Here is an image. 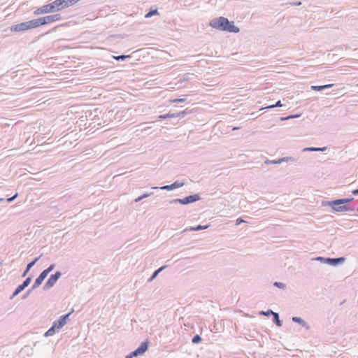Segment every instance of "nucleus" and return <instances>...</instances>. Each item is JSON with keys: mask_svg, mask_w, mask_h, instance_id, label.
<instances>
[{"mask_svg": "<svg viewBox=\"0 0 358 358\" xmlns=\"http://www.w3.org/2000/svg\"><path fill=\"white\" fill-rule=\"evenodd\" d=\"M80 0H55L54 1L43 5L34 11V15L60 11L66 8L77 3Z\"/></svg>", "mask_w": 358, "mask_h": 358, "instance_id": "obj_1", "label": "nucleus"}, {"mask_svg": "<svg viewBox=\"0 0 358 358\" xmlns=\"http://www.w3.org/2000/svg\"><path fill=\"white\" fill-rule=\"evenodd\" d=\"M209 25L217 30L237 34L240 31L239 27L235 25L234 21H229L227 17L220 16L210 20Z\"/></svg>", "mask_w": 358, "mask_h": 358, "instance_id": "obj_2", "label": "nucleus"}, {"mask_svg": "<svg viewBox=\"0 0 358 358\" xmlns=\"http://www.w3.org/2000/svg\"><path fill=\"white\" fill-rule=\"evenodd\" d=\"M342 201V199H336L331 201H322V206H330L336 212H354L357 210L355 205H345L338 201Z\"/></svg>", "mask_w": 358, "mask_h": 358, "instance_id": "obj_3", "label": "nucleus"}, {"mask_svg": "<svg viewBox=\"0 0 358 358\" xmlns=\"http://www.w3.org/2000/svg\"><path fill=\"white\" fill-rule=\"evenodd\" d=\"M35 19L13 24L8 29L12 32H24L29 29L37 28Z\"/></svg>", "mask_w": 358, "mask_h": 358, "instance_id": "obj_4", "label": "nucleus"}, {"mask_svg": "<svg viewBox=\"0 0 358 358\" xmlns=\"http://www.w3.org/2000/svg\"><path fill=\"white\" fill-rule=\"evenodd\" d=\"M313 260L318 261L323 264H327L332 266H337L338 265H341L342 264H343L345 262L346 258L345 257L332 258L319 256L313 259Z\"/></svg>", "mask_w": 358, "mask_h": 358, "instance_id": "obj_5", "label": "nucleus"}, {"mask_svg": "<svg viewBox=\"0 0 358 358\" xmlns=\"http://www.w3.org/2000/svg\"><path fill=\"white\" fill-rule=\"evenodd\" d=\"M62 19L61 14L56 13L50 15H47L44 17H41L39 18L35 19V22L37 25V27L41 26H43L50 23H52L57 21H59Z\"/></svg>", "mask_w": 358, "mask_h": 358, "instance_id": "obj_6", "label": "nucleus"}, {"mask_svg": "<svg viewBox=\"0 0 358 358\" xmlns=\"http://www.w3.org/2000/svg\"><path fill=\"white\" fill-rule=\"evenodd\" d=\"M73 311V309H72L71 311H70L69 313L61 315L57 320L54 321L52 324L59 330L65 324H66L68 320H69V316L72 314Z\"/></svg>", "mask_w": 358, "mask_h": 358, "instance_id": "obj_7", "label": "nucleus"}, {"mask_svg": "<svg viewBox=\"0 0 358 358\" xmlns=\"http://www.w3.org/2000/svg\"><path fill=\"white\" fill-rule=\"evenodd\" d=\"M184 185H185V182L176 180L171 185H164V186L160 187L159 188H160V189H162V190L171 191L173 189L182 187Z\"/></svg>", "mask_w": 358, "mask_h": 358, "instance_id": "obj_8", "label": "nucleus"}, {"mask_svg": "<svg viewBox=\"0 0 358 358\" xmlns=\"http://www.w3.org/2000/svg\"><path fill=\"white\" fill-rule=\"evenodd\" d=\"M201 199L199 194H190L182 198V203L183 205H188L189 203L196 202L201 200Z\"/></svg>", "mask_w": 358, "mask_h": 358, "instance_id": "obj_9", "label": "nucleus"}, {"mask_svg": "<svg viewBox=\"0 0 358 358\" xmlns=\"http://www.w3.org/2000/svg\"><path fill=\"white\" fill-rule=\"evenodd\" d=\"M57 280H58L55 278L52 274H51L48 280L45 282V285H43V289L44 291L49 290L56 284Z\"/></svg>", "mask_w": 358, "mask_h": 358, "instance_id": "obj_10", "label": "nucleus"}, {"mask_svg": "<svg viewBox=\"0 0 358 358\" xmlns=\"http://www.w3.org/2000/svg\"><path fill=\"white\" fill-rule=\"evenodd\" d=\"M43 256V255H41L39 257L34 258L31 262L27 264L25 269L24 270L22 277L24 278L27 276L31 268L36 264V262L41 259V257Z\"/></svg>", "mask_w": 358, "mask_h": 358, "instance_id": "obj_11", "label": "nucleus"}, {"mask_svg": "<svg viewBox=\"0 0 358 358\" xmlns=\"http://www.w3.org/2000/svg\"><path fill=\"white\" fill-rule=\"evenodd\" d=\"M48 275L46 272L43 271L39 274V275L36 278L33 287L34 288H38L43 282V280L47 278Z\"/></svg>", "mask_w": 358, "mask_h": 358, "instance_id": "obj_12", "label": "nucleus"}, {"mask_svg": "<svg viewBox=\"0 0 358 358\" xmlns=\"http://www.w3.org/2000/svg\"><path fill=\"white\" fill-rule=\"evenodd\" d=\"M149 345L150 341H148V339H146L138 345V347L136 349L138 350V352H139L141 355H143L148 350Z\"/></svg>", "mask_w": 358, "mask_h": 358, "instance_id": "obj_13", "label": "nucleus"}, {"mask_svg": "<svg viewBox=\"0 0 358 358\" xmlns=\"http://www.w3.org/2000/svg\"><path fill=\"white\" fill-rule=\"evenodd\" d=\"M292 320L293 322L300 324L301 327L306 328V329H310V326L308 324V323L300 317L294 316L292 317Z\"/></svg>", "mask_w": 358, "mask_h": 358, "instance_id": "obj_14", "label": "nucleus"}, {"mask_svg": "<svg viewBox=\"0 0 358 358\" xmlns=\"http://www.w3.org/2000/svg\"><path fill=\"white\" fill-rule=\"evenodd\" d=\"M210 227V224H206V225H201V224H198L196 225V227H190L188 229H185L184 231H201V230H203V229H208V227Z\"/></svg>", "mask_w": 358, "mask_h": 358, "instance_id": "obj_15", "label": "nucleus"}, {"mask_svg": "<svg viewBox=\"0 0 358 358\" xmlns=\"http://www.w3.org/2000/svg\"><path fill=\"white\" fill-rule=\"evenodd\" d=\"M167 267L166 265H164V266H162L161 267H159V268H157V270H155L152 275L150 277V278L148 280V282H151L154 279H155L157 278V276L164 270Z\"/></svg>", "mask_w": 358, "mask_h": 358, "instance_id": "obj_16", "label": "nucleus"}, {"mask_svg": "<svg viewBox=\"0 0 358 358\" xmlns=\"http://www.w3.org/2000/svg\"><path fill=\"white\" fill-rule=\"evenodd\" d=\"M333 86H334V84H327V85H312L310 87V88L313 91L319 92V91H322V90H324L326 89L331 88Z\"/></svg>", "mask_w": 358, "mask_h": 358, "instance_id": "obj_17", "label": "nucleus"}, {"mask_svg": "<svg viewBox=\"0 0 358 358\" xmlns=\"http://www.w3.org/2000/svg\"><path fill=\"white\" fill-rule=\"evenodd\" d=\"M272 321L278 327L282 326V321L280 319V316L278 313L273 312L272 315Z\"/></svg>", "mask_w": 358, "mask_h": 358, "instance_id": "obj_18", "label": "nucleus"}, {"mask_svg": "<svg viewBox=\"0 0 358 358\" xmlns=\"http://www.w3.org/2000/svg\"><path fill=\"white\" fill-rule=\"evenodd\" d=\"M327 149V147L317 148V147H308L303 149V152H324Z\"/></svg>", "mask_w": 358, "mask_h": 358, "instance_id": "obj_19", "label": "nucleus"}, {"mask_svg": "<svg viewBox=\"0 0 358 358\" xmlns=\"http://www.w3.org/2000/svg\"><path fill=\"white\" fill-rule=\"evenodd\" d=\"M24 289L25 288L21 284L19 285L13 292L12 295L10 297V299H13L14 297L17 296L20 292H22Z\"/></svg>", "mask_w": 358, "mask_h": 358, "instance_id": "obj_20", "label": "nucleus"}, {"mask_svg": "<svg viewBox=\"0 0 358 358\" xmlns=\"http://www.w3.org/2000/svg\"><path fill=\"white\" fill-rule=\"evenodd\" d=\"M59 329L52 324V327L48 331H45V333L44 334V336H51L54 335L55 332L57 331Z\"/></svg>", "mask_w": 358, "mask_h": 358, "instance_id": "obj_21", "label": "nucleus"}, {"mask_svg": "<svg viewBox=\"0 0 358 358\" xmlns=\"http://www.w3.org/2000/svg\"><path fill=\"white\" fill-rule=\"evenodd\" d=\"M192 113L191 110H188L187 108L180 111L179 113H175V117H184L186 115Z\"/></svg>", "mask_w": 358, "mask_h": 358, "instance_id": "obj_22", "label": "nucleus"}, {"mask_svg": "<svg viewBox=\"0 0 358 358\" xmlns=\"http://www.w3.org/2000/svg\"><path fill=\"white\" fill-rule=\"evenodd\" d=\"M152 194H153V192H150V193L146 192V193H144L142 195L139 196L138 197L136 198L134 201L135 203L139 202V201H142L143 199L152 196Z\"/></svg>", "mask_w": 358, "mask_h": 358, "instance_id": "obj_23", "label": "nucleus"}, {"mask_svg": "<svg viewBox=\"0 0 358 358\" xmlns=\"http://www.w3.org/2000/svg\"><path fill=\"white\" fill-rule=\"evenodd\" d=\"M156 15H159L157 8H150V10L145 15V17L150 18Z\"/></svg>", "mask_w": 358, "mask_h": 358, "instance_id": "obj_24", "label": "nucleus"}, {"mask_svg": "<svg viewBox=\"0 0 358 358\" xmlns=\"http://www.w3.org/2000/svg\"><path fill=\"white\" fill-rule=\"evenodd\" d=\"M295 161H296V159L292 157H284L278 159V162H279V164H281L282 162H293Z\"/></svg>", "mask_w": 358, "mask_h": 358, "instance_id": "obj_25", "label": "nucleus"}, {"mask_svg": "<svg viewBox=\"0 0 358 358\" xmlns=\"http://www.w3.org/2000/svg\"><path fill=\"white\" fill-rule=\"evenodd\" d=\"M301 115V114H300V113L299 114L289 115L288 116L281 117L280 118V121H285V120H290V119L299 117Z\"/></svg>", "mask_w": 358, "mask_h": 358, "instance_id": "obj_26", "label": "nucleus"}, {"mask_svg": "<svg viewBox=\"0 0 358 358\" xmlns=\"http://www.w3.org/2000/svg\"><path fill=\"white\" fill-rule=\"evenodd\" d=\"M131 56L130 55H121L118 56H113V59H115L117 61H124L126 59L131 58Z\"/></svg>", "mask_w": 358, "mask_h": 358, "instance_id": "obj_27", "label": "nucleus"}, {"mask_svg": "<svg viewBox=\"0 0 358 358\" xmlns=\"http://www.w3.org/2000/svg\"><path fill=\"white\" fill-rule=\"evenodd\" d=\"M342 201H338L341 203H344L345 205H350L349 203L354 201L355 199L353 197H347V198H341Z\"/></svg>", "mask_w": 358, "mask_h": 358, "instance_id": "obj_28", "label": "nucleus"}, {"mask_svg": "<svg viewBox=\"0 0 358 358\" xmlns=\"http://www.w3.org/2000/svg\"><path fill=\"white\" fill-rule=\"evenodd\" d=\"M201 341H202V338L199 334H195L192 339V342L194 344H199Z\"/></svg>", "mask_w": 358, "mask_h": 358, "instance_id": "obj_29", "label": "nucleus"}, {"mask_svg": "<svg viewBox=\"0 0 358 358\" xmlns=\"http://www.w3.org/2000/svg\"><path fill=\"white\" fill-rule=\"evenodd\" d=\"M172 117H175V115H174V113H169L164 114V115H159L158 116V119H159V120H165L167 118H172Z\"/></svg>", "mask_w": 358, "mask_h": 358, "instance_id": "obj_30", "label": "nucleus"}, {"mask_svg": "<svg viewBox=\"0 0 358 358\" xmlns=\"http://www.w3.org/2000/svg\"><path fill=\"white\" fill-rule=\"evenodd\" d=\"M36 288H34L33 285L27 290V292L22 296V299H27L33 290L36 289Z\"/></svg>", "mask_w": 358, "mask_h": 358, "instance_id": "obj_31", "label": "nucleus"}, {"mask_svg": "<svg viewBox=\"0 0 358 358\" xmlns=\"http://www.w3.org/2000/svg\"><path fill=\"white\" fill-rule=\"evenodd\" d=\"M32 280V276L29 275L28 276L21 284L24 288L27 287L29 284L31 283Z\"/></svg>", "mask_w": 358, "mask_h": 358, "instance_id": "obj_32", "label": "nucleus"}, {"mask_svg": "<svg viewBox=\"0 0 358 358\" xmlns=\"http://www.w3.org/2000/svg\"><path fill=\"white\" fill-rule=\"evenodd\" d=\"M273 312H274V311H273L271 309H268V310H266V311H264V310H261V311L259 313V314L260 315H264V316L269 317V316H271V315H273Z\"/></svg>", "mask_w": 358, "mask_h": 358, "instance_id": "obj_33", "label": "nucleus"}, {"mask_svg": "<svg viewBox=\"0 0 358 358\" xmlns=\"http://www.w3.org/2000/svg\"><path fill=\"white\" fill-rule=\"evenodd\" d=\"M273 286L279 289H285L286 287V285L285 283L278 281L274 282Z\"/></svg>", "mask_w": 358, "mask_h": 358, "instance_id": "obj_34", "label": "nucleus"}, {"mask_svg": "<svg viewBox=\"0 0 358 358\" xmlns=\"http://www.w3.org/2000/svg\"><path fill=\"white\" fill-rule=\"evenodd\" d=\"M281 106H282L281 101L278 100L275 104L268 106L265 108L270 109V108H275V107H281Z\"/></svg>", "mask_w": 358, "mask_h": 358, "instance_id": "obj_35", "label": "nucleus"}, {"mask_svg": "<svg viewBox=\"0 0 358 358\" xmlns=\"http://www.w3.org/2000/svg\"><path fill=\"white\" fill-rule=\"evenodd\" d=\"M55 268V264H51L47 268L44 269L43 271L46 272V274L48 275L51 271L54 270Z\"/></svg>", "mask_w": 358, "mask_h": 358, "instance_id": "obj_36", "label": "nucleus"}, {"mask_svg": "<svg viewBox=\"0 0 358 358\" xmlns=\"http://www.w3.org/2000/svg\"><path fill=\"white\" fill-rule=\"evenodd\" d=\"M169 202L170 204L180 203L181 205H183L182 199H174L170 200Z\"/></svg>", "mask_w": 358, "mask_h": 358, "instance_id": "obj_37", "label": "nucleus"}, {"mask_svg": "<svg viewBox=\"0 0 358 358\" xmlns=\"http://www.w3.org/2000/svg\"><path fill=\"white\" fill-rule=\"evenodd\" d=\"M128 355L131 358H133L134 357L140 356L141 355H140L139 352H138V350L135 349L134 351L131 352Z\"/></svg>", "mask_w": 358, "mask_h": 358, "instance_id": "obj_38", "label": "nucleus"}, {"mask_svg": "<svg viewBox=\"0 0 358 358\" xmlns=\"http://www.w3.org/2000/svg\"><path fill=\"white\" fill-rule=\"evenodd\" d=\"M186 101V99L185 98H180V99H172L171 100V103H183Z\"/></svg>", "mask_w": 358, "mask_h": 358, "instance_id": "obj_39", "label": "nucleus"}, {"mask_svg": "<svg viewBox=\"0 0 358 358\" xmlns=\"http://www.w3.org/2000/svg\"><path fill=\"white\" fill-rule=\"evenodd\" d=\"M264 164H280L279 162H278V159H275V160H268V159H266L265 162H264Z\"/></svg>", "mask_w": 358, "mask_h": 358, "instance_id": "obj_40", "label": "nucleus"}, {"mask_svg": "<svg viewBox=\"0 0 358 358\" xmlns=\"http://www.w3.org/2000/svg\"><path fill=\"white\" fill-rule=\"evenodd\" d=\"M17 196H18V194L15 193L13 196L7 198L6 199V201L8 203H10V202L13 201L17 197Z\"/></svg>", "mask_w": 358, "mask_h": 358, "instance_id": "obj_41", "label": "nucleus"}, {"mask_svg": "<svg viewBox=\"0 0 358 358\" xmlns=\"http://www.w3.org/2000/svg\"><path fill=\"white\" fill-rule=\"evenodd\" d=\"M246 222L242 217H238L236 220V225H240L241 224Z\"/></svg>", "mask_w": 358, "mask_h": 358, "instance_id": "obj_42", "label": "nucleus"}, {"mask_svg": "<svg viewBox=\"0 0 358 358\" xmlns=\"http://www.w3.org/2000/svg\"><path fill=\"white\" fill-rule=\"evenodd\" d=\"M55 278L57 280L59 279V278L62 276V273L59 271H57L55 273L52 274Z\"/></svg>", "mask_w": 358, "mask_h": 358, "instance_id": "obj_43", "label": "nucleus"}, {"mask_svg": "<svg viewBox=\"0 0 358 358\" xmlns=\"http://www.w3.org/2000/svg\"><path fill=\"white\" fill-rule=\"evenodd\" d=\"M287 4H289L291 6H301L302 4V3H301V1H294V2L287 3Z\"/></svg>", "mask_w": 358, "mask_h": 358, "instance_id": "obj_44", "label": "nucleus"}, {"mask_svg": "<svg viewBox=\"0 0 358 358\" xmlns=\"http://www.w3.org/2000/svg\"><path fill=\"white\" fill-rule=\"evenodd\" d=\"M192 74L187 73L183 75V80H188L190 79V76Z\"/></svg>", "mask_w": 358, "mask_h": 358, "instance_id": "obj_45", "label": "nucleus"}, {"mask_svg": "<svg viewBox=\"0 0 358 358\" xmlns=\"http://www.w3.org/2000/svg\"><path fill=\"white\" fill-rule=\"evenodd\" d=\"M352 194L353 195H355V196H356V195H358V189H356L352 190Z\"/></svg>", "mask_w": 358, "mask_h": 358, "instance_id": "obj_46", "label": "nucleus"}, {"mask_svg": "<svg viewBox=\"0 0 358 358\" xmlns=\"http://www.w3.org/2000/svg\"><path fill=\"white\" fill-rule=\"evenodd\" d=\"M159 187H157V186H155V187H152V189H160V188H159Z\"/></svg>", "mask_w": 358, "mask_h": 358, "instance_id": "obj_47", "label": "nucleus"}, {"mask_svg": "<svg viewBox=\"0 0 358 358\" xmlns=\"http://www.w3.org/2000/svg\"><path fill=\"white\" fill-rule=\"evenodd\" d=\"M239 129L238 127H234L232 129V130H237V129Z\"/></svg>", "mask_w": 358, "mask_h": 358, "instance_id": "obj_48", "label": "nucleus"}, {"mask_svg": "<svg viewBox=\"0 0 358 358\" xmlns=\"http://www.w3.org/2000/svg\"><path fill=\"white\" fill-rule=\"evenodd\" d=\"M5 199H0V203H1L2 201H4Z\"/></svg>", "mask_w": 358, "mask_h": 358, "instance_id": "obj_49", "label": "nucleus"}, {"mask_svg": "<svg viewBox=\"0 0 358 358\" xmlns=\"http://www.w3.org/2000/svg\"><path fill=\"white\" fill-rule=\"evenodd\" d=\"M1 265H2V262H0V266H1Z\"/></svg>", "mask_w": 358, "mask_h": 358, "instance_id": "obj_50", "label": "nucleus"}, {"mask_svg": "<svg viewBox=\"0 0 358 358\" xmlns=\"http://www.w3.org/2000/svg\"><path fill=\"white\" fill-rule=\"evenodd\" d=\"M357 86H358V84H357Z\"/></svg>", "mask_w": 358, "mask_h": 358, "instance_id": "obj_51", "label": "nucleus"}]
</instances>
